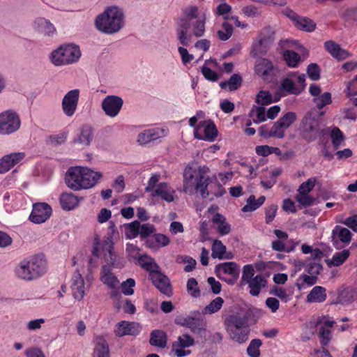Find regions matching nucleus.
Wrapping results in <instances>:
<instances>
[{"instance_id":"obj_29","label":"nucleus","mask_w":357,"mask_h":357,"mask_svg":"<svg viewBox=\"0 0 357 357\" xmlns=\"http://www.w3.org/2000/svg\"><path fill=\"white\" fill-rule=\"evenodd\" d=\"M255 73L263 79H268L273 75V66L272 63L266 59L258 60L255 67Z\"/></svg>"},{"instance_id":"obj_8","label":"nucleus","mask_w":357,"mask_h":357,"mask_svg":"<svg viewBox=\"0 0 357 357\" xmlns=\"http://www.w3.org/2000/svg\"><path fill=\"white\" fill-rule=\"evenodd\" d=\"M160 178L159 174H153L148 181L145 191L151 192L152 197H158L168 203L172 202L176 197L175 190L168 183H158Z\"/></svg>"},{"instance_id":"obj_33","label":"nucleus","mask_w":357,"mask_h":357,"mask_svg":"<svg viewBox=\"0 0 357 357\" xmlns=\"http://www.w3.org/2000/svg\"><path fill=\"white\" fill-rule=\"evenodd\" d=\"M327 298L326 289L321 286L314 287L306 296L307 303H323Z\"/></svg>"},{"instance_id":"obj_49","label":"nucleus","mask_w":357,"mask_h":357,"mask_svg":"<svg viewBox=\"0 0 357 357\" xmlns=\"http://www.w3.org/2000/svg\"><path fill=\"white\" fill-rule=\"evenodd\" d=\"M212 254L213 258H218L222 259L225 258L224 255L226 252V247L220 240H215L212 245Z\"/></svg>"},{"instance_id":"obj_50","label":"nucleus","mask_w":357,"mask_h":357,"mask_svg":"<svg viewBox=\"0 0 357 357\" xmlns=\"http://www.w3.org/2000/svg\"><path fill=\"white\" fill-rule=\"evenodd\" d=\"M262 341L260 339L252 340L247 348V354L249 357H259L261 355L260 347Z\"/></svg>"},{"instance_id":"obj_18","label":"nucleus","mask_w":357,"mask_h":357,"mask_svg":"<svg viewBox=\"0 0 357 357\" xmlns=\"http://www.w3.org/2000/svg\"><path fill=\"white\" fill-rule=\"evenodd\" d=\"M80 91L75 89L68 91L61 101V108L63 114L68 117H72L77 108Z\"/></svg>"},{"instance_id":"obj_7","label":"nucleus","mask_w":357,"mask_h":357,"mask_svg":"<svg viewBox=\"0 0 357 357\" xmlns=\"http://www.w3.org/2000/svg\"><path fill=\"white\" fill-rule=\"evenodd\" d=\"M81 56L77 45L68 44L60 46L50 54V59L56 66H66L77 62Z\"/></svg>"},{"instance_id":"obj_19","label":"nucleus","mask_w":357,"mask_h":357,"mask_svg":"<svg viewBox=\"0 0 357 357\" xmlns=\"http://www.w3.org/2000/svg\"><path fill=\"white\" fill-rule=\"evenodd\" d=\"M195 344V340L188 334L178 336L172 344V351L177 357H184L191 354L189 347Z\"/></svg>"},{"instance_id":"obj_24","label":"nucleus","mask_w":357,"mask_h":357,"mask_svg":"<svg viewBox=\"0 0 357 357\" xmlns=\"http://www.w3.org/2000/svg\"><path fill=\"white\" fill-rule=\"evenodd\" d=\"M24 152H15L0 158V174H5L14 166L20 164L25 158Z\"/></svg>"},{"instance_id":"obj_43","label":"nucleus","mask_w":357,"mask_h":357,"mask_svg":"<svg viewBox=\"0 0 357 357\" xmlns=\"http://www.w3.org/2000/svg\"><path fill=\"white\" fill-rule=\"evenodd\" d=\"M150 344L153 346L164 348L167 344V337L162 331H153L151 334Z\"/></svg>"},{"instance_id":"obj_23","label":"nucleus","mask_w":357,"mask_h":357,"mask_svg":"<svg viewBox=\"0 0 357 357\" xmlns=\"http://www.w3.org/2000/svg\"><path fill=\"white\" fill-rule=\"evenodd\" d=\"M70 287L75 300L80 301L84 298L87 287L84 278L79 272L76 271L73 275Z\"/></svg>"},{"instance_id":"obj_35","label":"nucleus","mask_w":357,"mask_h":357,"mask_svg":"<svg viewBox=\"0 0 357 357\" xmlns=\"http://www.w3.org/2000/svg\"><path fill=\"white\" fill-rule=\"evenodd\" d=\"M212 222L216 225V229L221 236H225L230 233L231 226L221 214L215 213L212 218Z\"/></svg>"},{"instance_id":"obj_1","label":"nucleus","mask_w":357,"mask_h":357,"mask_svg":"<svg viewBox=\"0 0 357 357\" xmlns=\"http://www.w3.org/2000/svg\"><path fill=\"white\" fill-rule=\"evenodd\" d=\"M206 15L200 13L196 6H190L183 11V16L176 22V33L179 43L188 46L192 36L201 37L205 32Z\"/></svg>"},{"instance_id":"obj_12","label":"nucleus","mask_w":357,"mask_h":357,"mask_svg":"<svg viewBox=\"0 0 357 357\" xmlns=\"http://www.w3.org/2000/svg\"><path fill=\"white\" fill-rule=\"evenodd\" d=\"M21 126L19 115L12 111L6 110L0 113V135H8L17 132Z\"/></svg>"},{"instance_id":"obj_21","label":"nucleus","mask_w":357,"mask_h":357,"mask_svg":"<svg viewBox=\"0 0 357 357\" xmlns=\"http://www.w3.org/2000/svg\"><path fill=\"white\" fill-rule=\"evenodd\" d=\"M149 278L152 281L153 285L163 294L168 297L172 295V288L169 279L160 271L149 274Z\"/></svg>"},{"instance_id":"obj_48","label":"nucleus","mask_w":357,"mask_h":357,"mask_svg":"<svg viewBox=\"0 0 357 357\" xmlns=\"http://www.w3.org/2000/svg\"><path fill=\"white\" fill-rule=\"evenodd\" d=\"M254 123H259L264 122L267 119L266 112L263 107H255L250 113Z\"/></svg>"},{"instance_id":"obj_55","label":"nucleus","mask_w":357,"mask_h":357,"mask_svg":"<svg viewBox=\"0 0 357 357\" xmlns=\"http://www.w3.org/2000/svg\"><path fill=\"white\" fill-rule=\"evenodd\" d=\"M313 101L317 108L322 109L326 105H328L332 102L331 94L329 92H325L323 94L314 98Z\"/></svg>"},{"instance_id":"obj_4","label":"nucleus","mask_w":357,"mask_h":357,"mask_svg":"<svg viewBox=\"0 0 357 357\" xmlns=\"http://www.w3.org/2000/svg\"><path fill=\"white\" fill-rule=\"evenodd\" d=\"M96 27L101 32L113 34L119 32L124 26V15L122 10L116 6L107 8L97 16Z\"/></svg>"},{"instance_id":"obj_57","label":"nucleus","mask_w":357,"mask_h":357,"mask_svg":"<svg viewBox=\"0 0 357 357\" xmlns=\"http://www.w3.org/2000/svg\"><path fill=\"white\" fill-rule=\"evenodd\" d=\"M255 269L254 266L252 264L245 265L243 268V273L241 277V283L247 284L250 280L254 278Z\"/></svg>"},{"instance_id":"obj_63","label":"nucleus","mask_w":357,"mask_h":357,"mask_svg":"<svg viewBox=\"0 0 357 357\" xmlns=\"http://www.w3.org/2000/svg\"><path fill=\"white\" fill-rule=\"evenodd\" d=\"M135 285V281L132 278H128L121 283V289L123 294L131 296L134 294L133 287Z\"/></svg>"},{"instance_id":"obj_31","label":"nucleus","mask_w":357,"mask_h":357,"mask_svg":"<svg viewBox=\"0 0 357 357\" xmlns=\"http://www.w3.org/2000/svg\"><path fill=\"white\" fill-rule=\"evenodd\" d=\"M33 27L47 36H52L56 32L54 24L44 17L36 18L33 22Z\"/></svg>"},{"instance_id":"obj_61","label":"nucleus","mask_w":357,"mask_h":357,"mask_svg":"<svg viewBox=\"0 0 357 357\" xmlns=\"http://www.w3.org/2000/svg\"><path fill=\"white\" fill-rule=\"evenodd\" d=\"M233 33V27L228 22H224L222 29L218 31V35L221 40H227Z\"/></svg>"},{"instance_id":"obj_9","label":"nucleus","mask_w":357,"mask_h":357,"mask_svg":"<svg viewBox=\"0 0 357 357\" xmlns=\"http://www.w3.org/2000/svg\"><path fill=\"white\" fill-rule=\"evenodd\" d=\"M299 131L301 136L305 141H314L322 132L319 120L312 113H307L301 120Z\"/></svg>"},{"instance_id":"obj_37","label":"nucleus","mask_w":357,"mask_h":357,"mask_svg":"<svg viewBox=\"0 0 357 357\" xmlns=\"http://www.w3.org/2000/svg\"><path fill=\"white\" fill-rule=\"evenodd\" d=\"M79 199L72 193L62 194L60 198L61 207L66 211L74 209L79 204Z\"/></svg>"},{"instance_id":"obj_64","label":"nucleus","mask_w":357,"mask_h":357,"mask_svg":"<svg viewBox=\"0 0 357 357\" xmlns=\"http://www.w3.org/2000/svg\"><path fill=\"white\" fill-rule=\"evenodd\" d=\"M24 355L26 357H46L42 349L37 346L26 348Z\"/></svg>"},{"instance_id":"obj_2","label":"nucleus","mask_w":357,"mask_h":357,"mask_svg":"<svg viewBox=\"0 0 357 357\" xmlns=\"http://www.w3.org/2000/svg\"><path fill=\"white\" fill-rule=\"evenodd\" d=\"M209 169L206 165L197 163L188 164L183 174V191L190 195L199 193L204 199L207 197V186L210 178Z\"/></svg>"},{"instance_id":"obj_30","label":"nucleus","mask_w":357,"mask_h":357,"mask_svg":"<svg viewBox=\"0 0 357 357\" xmlns=\"http://www.w3.org/2000/svg\"><path fill=\"white\" fill-rule=\"evenodd\" d=\"M324 47L331 55L337 60H344L351 56V53L346 50L341 48L337 43L333 40H328L325 42Z\"/></svg>"},{"instance_id":"obj_26","label":"nucleus","mask_w":357,"mask_h":357,"mask_svg":"<svg viewBox=\"0 0 357 357\" xmlns=\"http://www.w3.org/2000/svg\"><path fill=\"white\" fill-rule=\"evenodd\" d=\"M286 130L278 120L271 127L267 126H261L259 129V133L265 138L275 137L282 139L285 135Z\"/></svg>"},{"instance_id":"obj_17","label":"nucleus","mask_w":357,"mask_h":357,"mask_svg":"<svg viewBox=\"0 0 357 357\" xmlns=\"http://www.w3.org/2000/svg\"><path fill=\"white\" fill-rule=\"evenodd\" d=\"M334 324L335 321L328 316L323 315L317 319L315 324L317 326L320 325L319 335L320 337V342L323 346H326L329 344L332 338L331 328Z\"/></svg>"},{"instance_id":"obj_6","label":"nucleus","mask_w":357,"mask_h":357,"mask_svg":"<svg viewBox=\"0 0 357 357\" xmlns=\"http://www.w3.org/2000/svg\"><path fill=\"white\" fill-rule=\"evenodd\" d=\"M226 331L233 341L243 344L248 340L250 334V328L245 317L237 314H231L225 320Z\"/></svg>"},{"instance_id":"obj_41","label":"nucleus","mask_w":357,"mask_h":357,"mask_svg":"<svg viewBox=\"0 0 357 357\" xmlns=\"http://www.w3.org/2000/svg\"><path fill=\"white\" fill-rule=\"evenodd\" d=\"M266 197L260 196L257 199L254 195H250L246 202V204L242 208L244 213L252 212L259 208L265 202Z\"/></svg>"},{"instance_id":"obj_20","label":"nucleus","mask_w":357,"mask_h":357,"mask_svg":"<svg viewBox=\"0 0 357 357\" xmlns=\"http://www.w3.org/2000/svg\"><path fill=\"white\" fill-rule=\"evenodd\" d=\"M168 130L165 128L155 127L139 132L137 137V142L139 145L146 144L152 141L165 137Z\"/></svg>"},{"instance_id":"obj_16","label":"nucleus","mask_w":357,"mask_h":357,"mask_svg":"<svg viewBox=\"0 0 357 357\" xmlns=\"http://www.w3.org/2000/svg\"><path fill=\"white\" fill-rule=\"evenodd\" d=\"M123 105L122 98L115 95L107 96L101 102V109L105 115L114 118L119 115Z\"/></svg>"},{"instance_id":"obj_47","label":"nucleus","mask_w":357,"mask_h":357,"mask_svg":"<svg viewBox=\"0 0 357 357\" xmlns=\"http://www.w3.org/2000/svg\"><path fill=\"white\" fill-rule=\"evenodd\" d=\"M283 58L288 66L296 68L301 61L300 56L291 50H285L283 53Z\"/></svg>"},{"instance_id":"obj_10","label":"nucleus","mask_w":357,"mask_h":357,"mask_svg":"<svg viewBox=\"0 0 357 357\" xmlns=\"http://www.w3.org/2000/svg\"><path fill=\"white\" fill-rule=\"evenodd\" d=\"M305 87V75L292 73L284 78L280 86V91L284 95L300 94Z\"/></svg>"},{"instance_id":"obj_32","label":"nucleus","mask_w":357,"mask_h":357,"mask_svg":"<svg viewBox=\"0 0 357 357\" xmlns=\"http://www.w3.org/2000/svg\"><path fill=\"white\" fill-rule=\"evenodd\" d=\"M246 284L250 289L249 293L253 296H257L261 289L266 286L267 280L263 275L258 274Z\"/></svg>"},{"instance_id":"obj_5","label":"nucleus","mask_w":357,"mask_h":357,"mask_svg":"<svg viewBox=\"0 0 357 357\" xmlns=\"http://www.w3.org/2000/svg\"><path fill=\"white\" fill-rule=\"evenodd\" d=\"M47 271V262L43 255H37L20 262L15 274L21 280L31 281L41 277Z\"/></svg>"},{"instance_id":"obj_44","label":"nucleus","mask_w":357,"mask_h":357,"mask_svg":"<svg viewBox=\"0 0 357 357\" xmlns=\"http://www.w3.org/2000/svg\"><path fill=\"white\" fill-rule=\"evenodd\" d=\"M207 197L212 199L213 197H210L211 195L220 197H222L225 192V190L223 186L218 181L212 183L211 180L208 181V185L207 186Z\"/></svg>"},{"instance_id":"obj_45","label":"nucleus","mask_w":357,"mask_h":357,"mask_svg":"<svg viewBox=\"0 0 357 357\" xmlns=\"http://www.w3.org/2000/svg\"><path fill=\"white\" fill-rule=\"evenodd\" d=\"M242 84V78L238 74H234L231 76L227 82H221L220 86L221 89H225L227 86L229 91H235L238 89Z\"/></svg>"},{"instance_id":"obj_13","label":"nucleus","mask_w":357,"mask_h":357,"mask_svg":"<svg viewBox=\"0 0 357 357\" xmlns=\"http://www.w3.org/2000/svg\"><path fill=\"white\" fill-rule=\"evenodd\" d=\"M274 40V31L271 27L264 28L252 45V54L255 56L265 54Z\"/></svg>"},{"instance_id":"obj_53","label":"nucleus","mask_w":357,"mask_h":357,"mask_svg":"<svg viewBox=\"0 0 357 357\" xmlns=\"http://www.w3.org/2000/svg\"><path fill=\"white\" fill-rule=\"evenodd\" d=\"M349 255L350 252L348 250H344L341 252H336L333 255L330 264L334 266H339L347 260Z\"/></svg>"},{"instance_id":"obj_51","label":"nucleus","mask_w":357,"mask_h":357,"mask_svg":"<svg viewBox=\"0 0 357 357\" xmlns=\"http://www.w3.org/2000/svg\"><path fill=\"white\" fill-rule=\"evenodd\" d=\"M139 222L135 220L124 225L125 236L128 239H132L139 235Z\"/></svg>"},{"instance_id":"obj_62","label":"nucleus","mask_w":357,"mask_h":357,"mask_svg":"<svg viewBox=\"0 0 357 357\" xmlns=\"http://www.w3.org/2000/svg\"><path fill=\"white\" fill-rule=\"evenodd\" d=\"M139 235L142 238H146L154 233L155 231V226L150 223L140 224L139 222Z\"/></svg>"},{"instance_id":"obj_38","label":"nucleus","mask_w":357,"mask_h":357,"mask_svg":"<svg viewBox=\"0 0 357 357\" xmlns=\"http://www.w3.org/2000/svg\"><path fill=\"white\" fill-rule=\"evenodd\" d=\"M93 356L109 357V345L107 341L102 337H97L96 338Z\"/></svg>"},{"instance_id":"obj_3","label":"nucleus","mask_w":357,"mask_h":357,"mask_svg":"<svg viewBox=\"0 0 357 357\" xmlns=\"http://www.w3.org/2000/svg\"><path fill=\"white\" fill-rule=\"evenodd\" d=\"M102 174L86 167H70L66 172L65 182L73 190H87L94 187Z\"/></svg>"},{"instance_id":"obj_59","label":"nucleus","mask_w":357,"mask_h":357,"mask_svg":"<svg viewBox=\"0 0 357 357\" xmlns=\"http://www.w3.org/2000/svg\"><path fill=\"white\" fill-rule=\"evenodd\" d=\"M187 291L188 294L193 298H197L200 296V290L198 287L197 280L191 278L187 282Z\"/></svg>"},{"instance_id":"obj_60","label":"nucleus","mask_w":357,"mask_h":357,"mask_svg":"<svg viewBox=\"0 0 357 357\" xmlns=\"http://www.w3.org/2000/svg\"><path fill=\"white\" fill-rule=\"evenodd\" d=\"M256 102L261 105H269L273 102V96L267 91H260L256 96Z\"/></svg>"},{"instance_id":"obj_22","label":"nucleus","mask_w":357,"mask_h":357,"mask_svg":"<svg viewBox=\"0 0 357 357\" xmlns=\"http://www.w3.org/2000/svg\"><path fill=\"white\" fill-rule=\"evenodd\" d=\"M52 211V208L47 203L34 204L29 219L36 224L45 222L50 217Z\"/></svg>"},{"instance_id":"obj_27","label":"nucleus","mask_w":357,"mask_h":357,"mask_svg":"<svg viewBox=\"0 0 357 357\" xmlns=\"http://www.w3.org/2000/svg\"><path fill=\"white\" fill-rule=\"evenodd\" d=\"M140 331V326L137 323L122 321L118 323L115 328V334L122 337L125 335H136Z\"/></svg>"},{"instance_id":"obj_11","label":"nucleus","mask_w":357,"mask_h":357,"mask_svg":"<svg viewBox=\"0 0 357 357\" xmlns=\"http://www.w3.org/2000/svg\"><path fill=\"white\" fill-rule=\"evenodd\" d=\"M113 245L114 243L111 237H107L102 241L95 238L91 250L93 256L96 257L103 256L108 264L115 266L116 255L114 252Z\"/></svg>"},{"instance_id":"obj_58","label":"nucleus","mask_w":357,"mask_h":357,"mask_svg":"<svg viewBox=\"0 0 357 357\" xmlns=\"http://www.w3.org/2000/svg\"><path fill=\"white\" fill-rule=\"evenodd\" d=\"M317 179L314 177L308 178L306 181L302 183L298 189V192L303 194L310 195V192L315 186Z\"/></svg>"},{"instance_id":"obj_42","label":"nucleus","mask_w":357,"mask_h":357,"mask_svg":"<svg viewBox=\"0 0 357 357\" xmlns=\"http://www.w3.org/2000/svg\"><path fill=\"white\" fill-rule=\"evenodd\" d=\"M269 294L279 298L284 303H287L292 298V292L291 291L276 285L270 289Z\"/></svg>"},{"instance_id":"obj_36","label":"nucleus","mask_w":357,"mask_h":357,"mask_svg":"<svg viewBox=\"0 0 357 357\" xmlns=\"http://www.w3.org/2000/svg\"><path fill=\"white\" fill-rule=\"evenodd\" d=\"M138 263L142 268L149 271V274L156 272L160 269L159 266L155 260L146 255L139 256Z\"/></svg>"},{"instance_id":"obj_25","label":"nucleus","mask_w":357,"mask_h":357,"mask_svg":"<svg viewBox=\"0 0 357 357\" xmlns=\"http://www.w3.org/2000/svg\"><path fill=\"white\" fill-rule=\"evenodd\" d=\"M351 231L340 226H335L332 231V237L333 245L339 249L343 246L347 245L351 241Z\"/></svg>"},{"instance_id":"obj_34","label":"nucleus","mask_w":357,"mask_h":357,"mask_svg":"<svg viewBox=\"0 0 357 357\" xmlns=\"http://www.w3.org/2000/svg\"><path fill=\"white\" fill-rule=\"evenodd\" d=\"M100 280L112 289L116 287L119 284V280L112 272L110 266L106 265L102 267Z\"/></svg>"},{"instance_id":"obj_56","label":"nucleus","mask_w":357,"mask_h":357,"mask_svg":"<svg viewBox=\"0 0 357 357\" xmlns=\"http://www.w3.org/2000/svg\"><path fill=\"white\" fill-rule=\"evenodd\" d=\"M296 120V114L293 112H288L282 115L278 121L285 130L288 129Z\"/></svg>"},{"instance_id":"obj_40","label":"nucleus","mask_w":357,"mask_h":357,"mask_svg":"<svg viewBox=\"0 0 357 357\" xmlns=\"http://www.w3.org/2000/svg\"><path fill=\"white\" fill-rule=\"evenodd\" d=\"M327 131L330 134L333 146V151L337 150L344 140L342 132L337 127H329Z\"/></svg>"},{"instance_id":"obj_14","label":"nucleus","mask_w":357,"mask_h":357,"mask_svg":"<svg viewBox=\"0 0 357 357\" xmlns=\"http://www.w3.org/2000/svg\"><path fill=\"white\" fill-rule=\"evenodd\" d=\"M215 272L220 280L233 285L239 277L240 268L235 262H225L217 265Z\"/></svg>"},{"instance_id":"obj_39","label":"nucleus","mask_w":357,"mask_h":357,"mask_svg":"<svg viewBox=\"0 0 357 357\" xmlns=\"http://www.w3.org/2000/svg\"><path fill=\"white\" fill-rule=\"evenodd\" d=\"M93 139V131L91 127L84 126L81 128L79 135L75 139V143L79 144L83 146H89Z\"/></svg>"},{"instance_id":"obj_54","label":"nucleus","mask_w":357,"mask_h":357,"mask_svg":"<svg viewBox=\"0 0 357 357\" xmlns=\"http://www.w3.org/2000/svg\"><path fill=\"white\" fill-rule=\"evenodd\" d=\"M296 201L298 203L301 208L307 207L313 205L314 199L310 195L303 194L298 192L295 196Z\"/></svg>"},{"instance_id":"obj_46","label":"nucleus","mask_w":357,"mask_h":357,"mask_svg":"<svg viewBox=\"0 0 357 357\" xmlns=\"http://www.w3.org/2000/svg\"><path fill=\"white\" fill-rule=\"evenodd\" d=\"M224 300L221 297H216L210 302L202 310V312L206 314H214L218 312L222 307Z\"/></svg>"},{"instance_id":"obj_52","label":"nucleus","mask_w":357,"mask_h":357,"mask_svg":"<svg viewBox=\"0 0 357 357\" xmlns=\"http://www.w3.org/2000/svg\"><path fill=\"white\" fill-rule=\"evenodd\" d=\"M317 280V277L312 275L302 274L297 280V286L299 289L305 288V284L308 286L314 285Z\"/></svg>"},{"instance_id":"obj_28","label":"nucleus","mask_w":357,"mask_h":357,"mask_svg":"<svg viewBox=\"0 0 357 357\" xmlns=\"http://www.w3.org/2000/svg\"><path fill=\"white\" fill-rule=\"evenodd\" d=\"M287 10V15L292 20L298 29L305 31H312L314 29L316 25L310 19L300 17L291 10Z\"/></svg>"},{"instance_id":"obj_15","label":"nucleus","mask_w":357,"mask_h":357,"mask_svg":"<svg viewBox=\"0 0 357 357\" xmlns=\"http://www.w3.org/2000/svg\"><path fill=\"white\" fill-rule=\"evenodd\" d=\"M218 132L214 123L211 120L199 121L193 130L195 138L199 140L214 142Z\"/></svg>"}]
</instances>
